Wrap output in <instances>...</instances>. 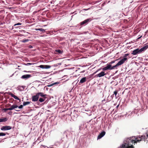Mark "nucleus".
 Here are the masks:
<instances>
[{"instance_id": "1", "label": "nucleus", "mask_w": 148, "mask_h": 148, "mask_svg": "<svg viewBox=\"0 0 148 148\" xmlns=\"http://www.w3.org/2000/svg\"><path fill=\"white\" fill-rule=\"evenodd\" d=\"M147 48H148V45L144 46L140 49L137 48L133 51L132 54L133 55H135L138 54H140L144 51Z\"/></svg>"}, {"instance_id": "2", "label": "nucleus", "mask_w": 148, "mask_h": 148, "mask_svg": "<svg viewBox=\"0 0 148 148\" xmlns=\"http://www.w3.org/2000/svg\"><path fill=\"white\" fill-rule=\"evenodd\" d=\"M127 60V58H123L120 61H119L116 65L112 67L110 65V70L114 69L115 68L117 67L118 66L121 65L123 64L124 62Z\"/></svg>"}, {"instance_id": "3", "label": "nucleus", "mask_w": 148, "mask_h": 148, "mask_svg": "<svg viewBox=\"0 0 148 148\" xmlns=\"http://www.w3.org/2000/svg\"><path fill=\"white\" fill-rule=\"evenodd\" d=\"M45 95H44L42 92L37 93L36 94V95H34L32 97V101H36L38 100L39 96L43 97Z\"/></svg>"}, {"instance_id": "4", "label": "nucleus", "mask_w": 148, "mask_h": 148, "mask_svg": "<svg viewBox=\"0 0 148 148\" xmlns=\"http://www.w3.org/2000/svg\"><path fill=\"white\" fill-rule=\"evenodd\" d=\"M91 21V19L90 18H88L87 19H86V20H85L84 21H83L82 22L80 23V25H86L90 21Z\"/></svg>"}, {"instance_id": "5", "label": "nucleus", "mask_w": 148, "mask_h": 148, "mask_svg": "<svg viewBox=\"0 0 148 148\" xmlns=\"http://www.w3.org/2000/svg\"><path fill=\"white\" fill-rule=\"evenodd\" d=\"M12 127L9 126H3L1 128V130H9L11 129Z\"/></svg>"}, {"instance_id": "6", "label": "nucleus", "mask_w": 148, "mask_h": 148, "mask_svg": "<svg viewBox=\"0 0 148 148\" xmlns=\"http://www.w3.org/2000/svg\"><path fill=\"white\" fill-rule=\"evenodd\" d=\"M31 77V75L29 74H26L22 75L21 77V78L22 79H26L29 78Z\"/></svg>"}, {"instance_id": "7", "label": "nucleus", "mask_w": 148, "mask_h": 148, "mask_svg": "<svg viewBox=\"0 0 148 148\" xmlns=\"http://www.w3.org/2000/svg\"><path fill=\"white\" fill-rule=\"evenodd\" d=\"M106 132L104 131H103L99 134L97 137V139H100L105 134Z\"/></svg>"}, {"instance_id": "8", "label": "nucleus", "mask_w": 148, "mask_h": 148, "mask_svg": "<svg viewBox=\"0 0 148 148\" xmlns=\"http://www.w3.org/2000/svg\"><path fill=\"white\" fill-rule=\"evenodd\" d=\"M106 75V74L105 73V72L104 71H102L100 73H99L96 76L97 77H103L105 75Z\"/></svg>"}, {"instance_id": "9", "label": "nucleus", "mask_w": 148, "mask_h": 148, "mask_svg": "<svg viewBox=\"0 0 148 148\" xmlns=\"http://www.w3.org/2000/svg\"><path fill=\"white\" fill-rule=\"evenodd\" d=\"M45 95L44 96L42 97V98H40L39 99V101H40V102H43L46 99V97H45V96H46V95Z\"/></svg>"}, {"instance_id": "10", "label": "nucleus", "mask_w": 148, "mask_h": 148, "mask_svg": "<svg viewBox=\"0 0 148 148\" xmlns=\"http://www.w3.org/2000/svg\"><path fill=\"white\" fill-rule=\"evenodd\" d=\"M110 64H107V66L104 67L102 69L103 71H106L108 70H110Z\"/></svg>"}, {"instance_id": "11", "label": "nucleus", "mask_w": 148, "mask_h": 148, "mask_svg": "<svg viewBox=\"0 0 148 148\" xmlns=\"http://www.w3.org/2000/svg\"><path fill=\"white\" fill-rule=\"evenodd\" d=\"M86 77H84L81 79L80 81L79 84L83 83L86 82Z\"/></svg>"}, {"instance_id": "12", "label": "nucleus", "mask_w": 148, "mask_h": 148, "mask_svg": "<svg viewBox=\"0 0 148 148\" xmlns=\"http://www.w3.org/2000/svg\"><path fill=\"white\" fill-rule=\"evenodd\" d=\"M18 107V106L17 105H13L10 106V110H12Z\"/></svg>"}, {"instance_id": "13", "label": "nucleus", "mask_w": 148, "mask_h": 148, "mask_svg": "<svg viewBox=\"0 0 148 148\" xmlns=\"http://www.w3.org/2000/svg\"><path fill=\"white\" fill-rule=\"evenodd\" d=\"M8 120V118H7L0 119V122H5Z\"/></svg>"}, {"instance_id": "14", "label": "nucleus", "mask_w": 148, "mask_h": 148, "mask_svg": "<svg viewBox=\"0 0 148 148\" xmlns=\"http://www.w3.org/2000/svg\"><path fill=\"white\" fill-rule=\"evenodd\" d=\"M10 95L12 97L14 98L15 99H17L18 100H20L17 97L15 96L14 94H13L12 93H11L10 94Z\"/></svg>"}, {"instance_id": "15", "label": "nucleus", "mask_w": 148, "mask_h": 148, "mask_svg": "<svg viewBox=\"0 0 148 148\" xmlns=\"http://www.w3.org/2000/svg\"><path fill=\"white\" fill-rule=\"evenodd\" d=\"M17 89L20 91H22L23 90V86H19L17 88Z\"/></svg>"}, {"instance_id": "16", "label": "nucleus", "mask_w": 148, "mask_h": 148, "mask_svg": "<svg viewBox=\"0 0 148 148\" xmlns=\"http://www.w3.org/2000/svg\"><path fill=\"white\" fill-rule=\"evenodd\" d=\"M30 102L29 101H27V102H24L23 103V106H25L26 105L29 104H30Z\"/></svg>"}, {"instance_id": "17", "label": "nucleus", "mask_w": 148, "mask_h": 148, "mask_svg": "<svg viewBox=\"0 0 148 148\" xmlns=\"http://www.w3.org/2000/svg\"><path fill=\"white\" fill-rule=\"evenodd\" d=\"M145 136V138L144 139V140H145V139H147L148 138V130H147V133H146V136Z\"/></svg>"}, {"instance_id": "18", "label": "nucleus", "mask_w": 148, "mask_h": 148, "mask_svg": "<svg viewBox=\"0 0 148 148\" xmlns=\"http://www.w3.org/2000/svg\"><path fill=\"white\" fill-rule=\"evenodd\" d=\"M56 51L60 54H61L62 53V51L60 49H57Z\"/></svg>"}, {"instance_id": "19", "label": "nucleus", "mask_w": 148, "mask_h": 148, "mask_svg": "<svg viewBox=\"0 0 148 148\" xmlns=\"http://www.w3.org/2000/svg\"><path fill=\"white\" fill-rule=\"evenodd\" d=\"M117 93V91L116 90H115V91H114V94L115 95V97L116 98H117V97H118V96H116Z\"/></svg>"}, {"instance_id": "20", "label": "nucleus", "mask_w": 148, "mask_h": 148, "mask_svg": "<svg viewBox=\"0 0 148 148\" xmlns=\"http://www.w3.org/2000/svg\"><path fill=\"white\" fill-rule=\"evenodd\" d=\"M51 66L49 65H45V69H48L50 68Z\"/></svg>"}, {"instance_id": "21", "label": "nucleus", "mask_w": 148, "mask_h": 148, "mask_svg": "<svg viewBox=\"0 0 148 148\" xmlns=\"http://www.w3.org/2000/svg\"><path fill=\"white\" fill-rule=\"evenodd\" d=\"M29 41V40L27 39H24L22 40V42H25Z\"/></svg>"}, {"instance_id": "22", "label": "nucleus", "mask_w": 148, "mask_h": 148, "mask_svg": "<svg viewBox=\"0 0 148 148\" xmlns=\"http://www.w3.org/2000/svg\"><path fill=\"white\" fill-rule=\"evenodd\" d=\"M45 65H40L39 66V67L42 69H45Z\"/></svg>"}, {"instance_id": "23", "label": "nucleus", "mask_w": 148, "mask_h": 148, "mask_svg": "<svg viewBox=\"0 0 148 148\" xmlns=\"http://www.w3.org/2000/svg\"><path fill=\"white\" fill-rule=\"evenodd\" d=\"M6 134L5 133L1 132L0 133V136H5Z\"/></svg>"}, {"instance_id": "24", "label": "nucleus", "mask_w": 148, "mask_h": 148, "mask_svg": "<svg viewBox=\"0 0 148 148\" xmlns=\"http://www.w3.org/2000/svg\"><path fill=\"white\" fill-rule=\"evenodd\" d=\"M40 31L41 32H45V30L43 28H40Z\"/></svg>"}, {"instance_id": "25", "label": "nucleus", "mask_w": 148, "mask_h": 148, "mask_svg": "<svg viewBox=\"0 0 148 148\" xmlns=\"http://www.w3.org/2000/svg\"><path fill=\"white\" fill-rule=\"evenodd\" d=\"M34 63H27L25 64L26 65H31L34 64Z\"/></svg>"}, {"instance_id": "26", "label": "nucleus", "mask_w": 148, "mask_h": 148, "mask_svg": "<svg viewBox=\"0 0 148 148\" xmlns=\"http://www.w3.org/2000/svg\"><path fill=\"white\" fill-rule=\"evenodd\" d=\"M21 25V23H18L17 24H15L14 25V26H15L16 25Z\"/></svg>"}, {"instance_id": "27", "label": "nucleus", "mask_w": 148, "mask_h": 148, "mask_svg": "<svg viewBox=\"0 0 148 148\" xmlns=\"http://www.w3.org/2000/svg\"><path fill=\"white\" fill-rule=\"evenodd\" d=\"M18 108L19 109H22L23 108V105H21L19 106Z\"/></svg>"}, {"instance_id": "28", "label": "nucleus", "mask_w": 148, "mask_h": 148, "mask_svg": "<svg viewBox=\"0 0 148 148\" xmlns=\"http://www.w3.org/2000/svg\"><path fill=\"white\" fill-rule=\"evenodd\" d=\"M129 55V54H126L124 55V57H125L124 58H126V57Z\"/></svg>"}, {"instance_id": "29", "label": "nucleus", "mask_w": 148, "mask_h": 148, "mask_svg": "<svg viewBox=\"0 0 148 148\" xmlns=\"http://www.w3.org/2000/svg\"><path fill=\"white\" fill-rule=\"evenodd\" d=\"M115 62V61L114 60V61H112L110 63V64H112L114 63Z\"/></svg>"}, {"instance_id": "30", "label": "nucleus", "mask_w": 148, "mask_h": 148, "mask_svg": "<svg viewBox=\"0 0 148 148\" xmlns=\"http://www.w3.org/2000/svg\"><path fill=\"white\" fill-rule=\"evenodd\" d=\"M3 110L4 111V112H6V111H7L6 110V108H4L3 109Z\"/></svg>"}, {"instance_id": "31", "label": "nucleus", "mask_w": 148, "mask_h": 148, "mask_svg": "<svg viewBox=\"0 0 148 148\" xmlns=\"http://www.w3.org/2000/svg\"><path fill=\"white\" fill-rule=\"evenodd\" d=\"M12 112H8V114L10 115H11L12 114Z\"/></svg>"}, {"instance_id": "32", "label": "nucleus", "mask_w": 148, "mask_h": 148, "mask_svg": "<svg viewBox=\"0 0 148 148\" xmlns=\"http://www.w3.org/2000/svg\"><path fill=\"white\" fill-rule=\"evenodd\" d=\"M35 30L36 31H40V28L35 29Z\"/></svg>"}, {"instance_id": "33", "label": "nucleus", "mask_w": 148, "mask_h": 148, "mask_svg": "<svg viewBox=\"0 0 148 148\" xmlns=\"http://www.w3.org/2000/svg\"><path fill=\"white\" fill-rule=\"evenodd\" d=\"M29 48H32L33 47L31 45H29Z\"/></svg>"}, {"instance_id": "34", "label": "nucleus", "mask_w": 148, "mask_h": 148, "mask_svg": "<svg viewBox=\"0 0 148 148\" xmlns=\"http://www.w3.org/2000/svg\"><path fill=\"white\" fill-rule=\"evenodd\" d=\"M6 110H10V108H6Z\"/></svg>"}, {"instance_id": "35", "label": "nucleus", "mask_w": 148, "mask_h": 148, "mask_svg": "<svg viewBox=\"0 0 148 148\" xmlns=\"http://www.w3.org/2000/svg\"><path fill=\"white\" fill-rule=\"evenodd\" d=\"M142 36H140V37H138V39H140L141 37H142Z\"/></svg>"}, {"instance_id": "36", "label": "nucleus", "mask_w": 148, "mask_h": 148, "mask_svg": "<svg viewBox=\"0 0 148 148\" xmlns=\"http://www.w3.org/2000/svg\"><path fill=\"white\" fill-rule=\"evenodd\" d=\"M16 110L17 111H20V110H18V109H17V110Z\"/></svg>"}, {"instance_id": "37", "label": "nucleus", "mask_w": 148, "mask_h": 148, "mask_svg": "<svg viewBox=\"0 0 148 148\" xmlns=\"http://www.w3.org/2000/svg\"><path fill=\"white\" fill-rule=\"evenodd\" d=\"M16 110L17 111H20V110H18V109H17V110Z\"/></svg>"}, {"instance_id": "38", "label": "nucleus", "mask_w": 148, "mask_h": 148, "mask_svg": "<svg viewBox=\"0 0 148 148\" xmlns=\"http://www.w3.org/2000/svg\"><path fill=\"white\" fill-rule=\"evenodd\" d=\"M119 106V105H118L116 106V107L117 108H118V107Z\"/></svg>"}, {"instance_id": "39", "label": "nucleus", "mask_w": 148, "mask_h": 148, "mask_svg": "<svg viewBox=\"0 0 148 148\" xmlns=\"http://www.w3.org/2000/svg\"><path fill=\"white\" fill-rule=\"evenodd\" d=\"M100 69H98L96 72H97Z\"/></svg>"}, {"instance_id": "40", "label": "nucleus", "mask_w": 148, "mask_h": 148, "mask_svg": "<svg viewBox=\"0 0 148 148\" xmlns=\"http://www.w3.org/2000/svg\"><path fill=\"white\" fill-rule=\"evenodd\" d=\"M88 10V9H84V10Z\"/></svg>"}]
</instances>
